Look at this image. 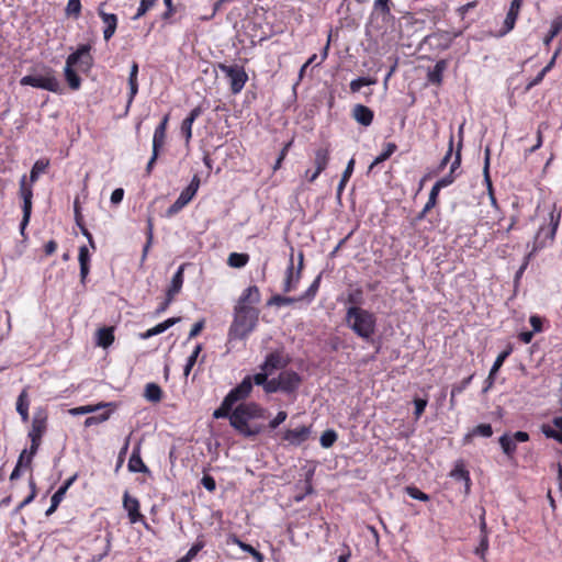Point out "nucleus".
I'll list each match as a JSON object with an SVG mask.
<instances>
[{
	"mask_svg": "<svg viewBox=\"0 0 562 562\" xmlns=\"http://www.w3.org/2000/svg\"><path fill=\"white\" fill-rule=\"evenodd\" d=\"M336 440H337V434L335 430H331V429L324 431L319 439L321 446L323 448L331 447Z\"/></svg>",
	"mask_w": 562,
	"mask_h": 562,
	"instance_id": "44",
	"label": "nucleus"
},
{
	"mask_svg": "<svg viewBox=\"0 0 562 562\" xmlns=\"http://www.w3.org/2000/svg\"><path fill=\"white\" fill-rule=\"evenodd\" d=\"M472 435L488 438L493 435L492 426L490 424H480L472 430Z\"/></svg>",
	"mask_w": 562,
	"mask_h": 562,
	"instance_id": "48",
	"label": "nucleus"
},
{
	"mask_svg": "<svg viewBox=\"0 0 562 562\" xmlns=\"http://www.w3.org/2000/svg\"><path fill=\"white\" fill-rule=\"evenodd\" d=\"M499 445L503 449V452L507 456V457H513L515 451H516V443L514 441V438L510 437L509 434H505L503 436L499 437Z\"/></svg>",
	"mask_w": 562,
	"mask_h": 562,
	"instance_id": "37",
	"label": "nucleus"
},
{
	"mask_svg": "<svg viewBox=\"0 0 562 562\" xmlns=\"http://www.w3.org/2000/svg\"><path fill=\"white\" fill-rule=\"evenodd\" d=\"M414 405H415V413H414L415 417L419 418L427 406V400L426 398H415Z\"/></svg>",
	"mask_w": 562,
	"mask_h": 562,
	"instance_id": "62",
	"label": "nucleus"
},
{
	"mask_svg": "<svg viewBox=\"0 0 562 562\" xmlns=\"http://www.w3.org/2000/svg\"><path fill=\"white\" fill-rule=\"evenodd\" d=\"M447 68L446 60H439L436 63L434 68L428 72V80L431 83L440 85L442 81V74Z\"/></svg>",
	"mask_w": 562,
	"mask_h": 562,
	"instance_id": "32",
	"label": "nucleus"
},
{
	"mask_svg": "<svg viewBox=\"0 0 562 562\" xmlns=\"http://www.w3.org/2000/svg\"><path fill=\"white\" fill-rule=\"evenodd\" d=\"M488 550V537L487 535H482L480 538V543L474 550V553L479 555L481 559H485V553Z\"/></svg>",
	"mask_w": 562,
	"mask_h": 562,
	"instance_id": "49",
	"label": "nucleus"
},
{
	"mask_svg": "<svg viewBox=\"0 0 562 562\" xmlns=\"http://www.w3.org/2000/svg\"><path fill=\"white\" fill-rule=\"evenodd\" d=\"M146 234H147V240H146V244L144 245V248H143L140 263H143L146 260L148 251H149V248H150V246L153 244L154 225H153V220L150 217H148V220H147V232H146Z\"/></svg>",
	"mask_w": 562,
	"mask_h": 562,
	"instance_id": "38",
	"label": "nucleus"
},
{
	"mask_svg": "<svg viewBox=\"0 0 562 562\" xmlns=\"http://www.w3.org/2000/svg\"><path fill=\"white\" fill-rule=\"evenodd\" d=\"M112 405H113V403H99L97 405H85V406L71 408L69 411V413L74 416L85 415V414L94 413L100 408L112 406Z\"/></svg>",
	"mask_w": 562,
	"mask_h": 562,
	"instance_id": "36",
	"label": "nucleus"
},
{
	"mask_svg": "<svg viewBox=\"0 0 562 562\" xmlns=\"http://www.w3.org/2000/svg\"><path fill=\"white\" fill-rule=\"evenodd\" d=\"M169 114H166L153 135V148L160 149L165 145Z\"/></svg>",
	"mask_w": 562,
	"mask_h": 562,
	"instance_id": "21",
	"label": "nucleus"
},
{
	"mask_svg": "<svg viewBox=\"0 0 562 562\" xmlns=\"http://www.w3.org/2000/svg\"><path fill=\"white\" fill-rule=\"evenodd\" d=\"M373 7L376 11H381L383 14H390V0H375Z\"/></svg>",
	"mask_w": 562,
	"mask_h": 562,
	"instance_id": "61",
	"label": "nucleus"
},
{
	"mask_svg": "<svg viewBox=\"0 0 562 562\" xmlns=\"http://www.w3.org/2000/svg\"><path fill=\"white\" fill-rule=\"evenodd\" d=\"M452 153H453V135L451 134L450 139H449L448 151L446 153V155L443 156V158L441 159V161L439 164L440 170H442L448 165L449 160L451 159Z\"/></svg>",
	"mask_w": 562,
	"mask_h": 562,
	"instance_id": "57",
	"label": "nucleus"
},
{
	"mask_svg": "<svg viewBox=\"0 0 562 562\" xmlns=\"http://www.w3.org/2000/svg\"><path fill=\"white\" fill-rule=\"evenodd\" d=\"M258 311L255 307L235 306L234 321L228 330V340L244 339L256 327Z\"/></svg>",
	"mask_w": 562,
	"mask_h": 562,
	"instance_id": "4",
	"label": "nucleus"
},
{
	"mask_svg": "<svg viewBox=\"0 0 562 562\" xmlns=\"http://www.w3.org/2000/svg\"><path fill=\"white\" fill-rule=\"evenodd\" d=\"M345 323L363 341L370 342L373 339L376 317L372 312L359 306H350L346 311Z\"/></svg>",
	"mask_w": 562,
	"mask_h": 562,
	"instance_id": "3",
	"label": "nucleus"
},
{
	"mask_svg": "<svg viewBox=\"0 0 562 562\" xmlns=\"http://www.w3.org/2000/svg\"><path fill=\"white\" fill-rule=\"evenodd\" d=\"M353 119L363 126H369L373 121V112L366 105L357 104L352 110Z\"/></svg>",
	"mask_w": 562,
	"mask_h": 562,
	"instance_id": "22",
	"label": "nucleus"
},
{
	"mask_svg": "<svg viewBox=\"0 0 562 562\" xmlns=\"http://www.w3.org/2000/svg\"><path fill=\"white\" fill-rule=\"evenodd\" d=\"M232 407H233V404L231 402H228L227 404V398L224 397L221 406L214 411L213 413V417L218 419V418H225V417H228L231 416V411H232Z\"/></svg>",
	"mask_w": 562,
	"mask_h": 562,
	"instance_id": "43",
	"label": "nucleus"
},
{
	"mask_svg": "<svg viewBox=\"0 0 562 562\" xmlns=\"http://www.w3.org/2000/svg\"><path fill=\"white\" fill-rule=\"evenodd\" d=\"M509 353H510L509 350H505L497 356L496 360L494 361V363L491 368V378L495 376V374L497 373L499 368L503 366L505 359L509 356Z\"/></svg>",
	"mask_w": 562,
	"mask_h": 562,
	"instance_id": "51",
	"label": "nucleus"
},
{
	"mask_svg": "<svg viewBox=\"0 0 562 562\" xmlns=\"http://www.w3.org/2000/svg\"><path fill=\"white\" fill-rule=\"evenodd\" d=\"M78 260L80 265V278L81 282H85L88 273H89V251L87 246H81L79 248Z\"/></svg>",
	"mask_w": 562,
	"mask_h": 562,
	"instance_id": "30",
	"label": "nucleus"
},
{
	"mask_svg": "<svg viewBox=\"0 0 562 562\" xmlns=\"http://www.w3.org/2000/svg\"><path fill=\"white\" fill-rule=\"evenodd\" d=\"M98 14L104 23L103 37L109 41L115 33L117 27V16L114 13H108L102 9V5L98 9Z\"/></svg>",
	"mask_w": 562,
	"mask_h": 562,
	"instance_id": "13",
	"label": "nucleus"
},
{
	"mask_svg": "<svg viewBox=\"0 0 562 562\" xmlns=\"http://www.w3.org/2000/svg\"><path fill=\"white\" fill-rule=\"evenodd\" d=\"M439 192H440V190L438 188H436L435 186H432L430 193H429L428 202L424 206L423 211H429L431 207H434L436 205V200H437Z\"/></svg>",
	"mask_w": 562,
	"mask_h": 562,
	"instance_id": "56",
	"label": "nucleus"
},
{
	"mask_svg": "<svg viewBox=\"0 0 562 562\" xmlns=\"http://www.w3.org/2000/svg\"><path fill=\"white\" fill-rule=\"evenodd\" d=\"M450 476L454 480L464 481L465 482V488L469 491L470 488V474L464 469L462 462H457L454 465V469L450 472Z\"/></svg>",
	"mask_w": 562,
	"mask_h": 562,
	"instance_id": "35",
	"label": "nucleus"
},
{
	"mask_svg": "<svg viewBox=\"0 0 562 562\" xmlns=\"http://www.w3.org/2000/svg\"><path fill=\"white\" fill-rule=\"evenodd\" d=\"M29 406H30L29 394H27L26 389H24L20 393L18 401H16V412L20 414L23 422L29 420Z\"/></svg>",
	"mask_w": 562,
	"mask_h": 562,
	"instance_id": "26",
	"label": "nucleus"
},
{
	"mask_svg": "<svg viewBox=\"0 0 562 562\" xmlns=\"http://www.w3.org/2000/svg\"><path fill=\"white\" fill-rule=\"evenodd\" d=\"M81 11V3L80 0H68L67 7H66V13L67 15H72L75 18H78Z\"/></svg>",
	"mask_w": 562,
	"mask_h": 562,
	"instance_id": "52",
	"label": "nucleus"
},
{
	"mask_svg": "<svg viewBox=\"0 0 562 562\" xmlns=\"http://www.w3.org/2000/svg\"><path fill=\"white\" fill-rule=\"evenodd\" d=\"M201 484L209 492H213L216 488L215 480L211 475H204L201 480Z\"/></svg>",
	"mask_w": 562,
	"mask_h": 562,
	"instance_id": "64",
	"label": "nucleus"
},
{
	"mask_svg": "<svg viewBox=\"0 0 562 562\" xmlns=\"http://www.w3.org/2000/svg\"><path fill=\"white\" fill-rule=\"evenodd\" d=\"M49 166V160L46 158L38 159L34 162L31 173L30 182H27L26 176H23L20 181V195L23 201L22 211H31L32 209V183H34L38 177L46 171Z\"/></svg>",
	"mask_w": 562,
	"mask_h": 562,
	"instance_id": "5",
	"label": "nucleus"
},
{
	"mask_svg": "<svg viewBox=\"0 0 562 562\" xmlns=\"http://www.w3.org/2000/svg\"><path fill=\"white\" fill-rule=\"evenodd\" d=\"M319 282H321V276H318L312 282V284L310 285L307 291L303 295L299 296L297 300H300V301H304V300L311 301L315 296L316 292L318 291Z\"/></svg>",
	"mask_w": 562,
	"mask_h": 562,
	"instance_id": "45",
	"label": "nucleus"
},
{
	"mask_svg": "<svg viewBox=\"0 0 562 562\" xmlns=\"http://www.w3.org/2000/svg\"><path fill=\"white\" fill-rule=\"evenodd\" d=\"M263 390L267 393H274V392L281 391L279 379L278 378H274V379H271V380L267 379V381L265 383V386H263Z\"/></svg>",
	"mask_w": 562,
	"mask_h": 562,
	"instance_id": "58",
	"label": "nucleus"
},
{
	"mask_svg": "<svg viewBox=\"0 0 562 562\" xmlns=\"http://www.w3.org/2000/svg\"><path fill=\"white\" fill-rule=\"evenodd\" d=\"M183 271H184V265H181L177 272L173 274L170 285L167 289V294L175 297L180 291L183 285Z\"/></svg>",
	"mask_w": 562,
	"mask_h": 562,
	"instance_id": "24",
	"label": "nucleus"
},
{
	"mask_svg": "<svg viewBox=\"0 0 562 562\" xmlns=\"http://www.w3.org/2000/svg\"><path fill=\"white\" fill-rule=\"evenodd\" d=\"M260 301V292L256 285L248 286L240 295L236 306L252 307Z\"/></svg>",
	"mask_w": 562,
	"mask_h": 562,
	"instance_id": "17",
	"label": "nucleus"
},
{
	"mask_svg": "<svg viewBox=\"0 0 562 562\" xmlns=\"http://www.w3.org/2000/svg\"><path fill=\"white\" fill-rule=\"evenodd\" d=\"M156 1L157 0H140L139 7L136 14L133 16V20H138L144 14H146V12L155 5Z\"/></svg>",
	"mask_w": 562,
	"mask_h": 562,
	"instance_id": "47",
	"label": "nucleus"
},
{
	"mask_svg": "<svg viewBox=\"0 0 562 562\" xmlns=\"http://www.w3.org/2000/svg\"><path fill=\"white\" fill-rule=\"evenodd\" d=\"M220 70L226 76L228 79L229 88L233 94H238L245 87L248 75L245 71L243 66L237 64L235 65H218Z\"/></svg>",
	"mask_w": 562,
	"mask_h": 562,
	"instance_id": "7",
	"label": "nucleus"
},
{
	"mask_svg": "<svg viewBox=\"0 0 562 562\" xmlns=\"http://www.w3.org/2000/svg\"><path fill=\"white\" fill-rule=\"evenodd\" d=\"M203 547L204 541L198 540L183 557L187 559V561L190 562L196 557V554L203 549Z\"/></svg>",
	"mask_w": 562,
	"mask_h": 562,
	"instance_id": "54",
	"label": "nucleus"
},
{
	"mask_svg": "<svg viewBox=\"0 0 562 562\" xmlns=\"http://www.w3.org/2000/svg\"><path fill=\"white\" fill-rule=\"evenodd\" d=\"M406 493L414 499H418L422 502L429 501V496L426 493L418 490L417 487L408 486L406 487Z\"/></svg>",
	"mask_w": 562,
	"mask_h": 562,
	"instance_id": "53",
	"label": "nucleus"
},
{
	"mask_svg": "<svg viewBox=\"0 0 562 562\" xmlns=\"http://www.w3.org/2000/svg\"><path fill=\"white\" fill-rule=\"evenodd\" d=\"M110 415H111L110 412H104L97 416H90V417L86 418L85 426L90 427L92 425L101 424V423L108 420L110 418Z\"/></svg>",
	"mask_w": 562,
	"mask_h": 562,
	"instance_id": "50",
	"label": "nucleus"
},
{
	"mask_svg": "<svg viewBox=\"0 0 562 562\" xmlns=\"http://www.w3.org/2000/svg\"><path fill=\"white\" fill-rule=\"evenodd\" d=\"M288 417L286 412L280 411L277 416L269 423V427L271 429H276L279 425H281Z\"/></svg>",
	"mask_w": 562,
	"mask_h": 562,
	"instance_id": "63",
	"label": "nucleus"
},
{
	"mask_svg": "<svg viewBox=\"0 0 562 562\" xmlns=\"http://www.w3.org/2000/svg\"><path fill=\"white\" fill-rule=\"evenodd\" d=\"M266 409L256 403L239 404L231 414L229 423L245 437H255L261 431V426H250L249 420L266 418Z\"/></svg>",
	"mask_w": 562,
	"mask_h": 562,
	"instance_id": "2",
	"label": "nucleus"
},
{
	"mask_svg": "<svg viewBox=\"0 0 562 562\" xmlns=\"http://www.w3.org/2000/svg\"><path fill=\"white\" fill-rule=\"evenodd\" d=\"M397 149V146L396 144L394 143H387L385 144L384 146V149L382 150V153L372 161V164L370 165L369 169L372 170L374 169L379 164L385 161L386 159H389L394 153L395 150Z\"/></svg>",
	"mask_w": 562,
	"mask_h": 562,
	"instance_id": "34",
	"label": "nucleus"
},
{
	"mask_svg": "<svg viewBox=\"0 0 562 562\" xmlns=\"http://www.w3.org/2000/svg\"><path fill=\"white\" fill-rule=\"evenodd\" d=\"M123 506L127 510L128 518L132 524H135L142 519L143 516L139 513L138 501L134 497H131L127 492L124 493Z\"/></svg>",
	"mask_w": 562,
	"mask_h": 562,
	"instance_id": "16",
	"label": "nucleus"
},
{
	"mask_svg": "<svg viewBox=\"0 0 562 562\" xmlns=\"http://www.w3.org/2000/svg\"><path fill=\"white\" fill-rule=\"evenodd\" d=\"M311 434V426H300L293 429H286L283 432L282 440L291 446H300L308 440Z\"/></svg>",
	"mask_w": 562,
	"mask_h": 562,
	"instance_id": "10",
	"label": "nucleus"
},
{
	"mask_svg": "<svg viewBox=\"0 0 562 562\" xmlns=\"http://www.w3.org/2000/svg\"><path fill=\"white\" fill-rule=\"evenodd\" d=\"M229 542H232L234 544H237L243 551H245L248 554H250L256 560V562H262L263 561V555L258 550H256L250 544L243 542L235 535L229 537Z\"/></svg>",
	"mask_w": 562,
	"mask_h": 562,
	"instance_id": "27",
	"label": "nucleus"
},
{
	"mask_svg": "<svg viewBox=\"0 0 562 562\" xmlns=\"http://www.w3.org/2000/svg\"><path fill=\"white\" fill-rule=\"evenodd\" d=\"M561 31H562V16H558L551 22L550 38H554Z\"/></svg>",
	"mask_w": 562,
	"mask_h": 562,
	"instance_id": "59",
	"label": "nucleus"
},
{
	"mask_svg": "<svg viewBox=\"0 0 562 562\" xmlns=\"http://www.w3.org/2000/svg\"><path fill=\"white\" fill-rule=\"evenodd\" d=\"M128 86H130V94H128V100H127V108L132 104L135 95L138 92L137 76H134V75L128 76Z\"/></svg>",
	"mask_w": 562,
	"mask_h": 562,
	"instance_id": "46",
	"label": "nucleus"
},
{
	"mask_svg": "<svg viewBox=\"0 0 562 562\" xmlns=\"http://www.w3.org/2000/svg\"><path fill=\"white\" fill-rule=\"evenodd\" d=\"M90 45H80L76 52L71 53L65 63L64 77L69 88L74 91L79 90L81 87V79L77 71L87 72L93 64V58L90 54Z\"/></svg>",
	"mask_w": 562,
	"mask_h": 562,
	"instance_id": "1",
	"label": "nucleus"
},
{
	"mask_svg": "<svg viewBox=\"0 0 562 562\" xmlns=\"http://www.w3.org/2000/svg\"><path fill=\"white\" fill-rule=\"evenodd\" d=\"M202 114V109L200 106H195L191 110L189 115L182 121L180 132L181 135L186 139V144L189 145L192 138V126L194 121Z\"/></svg>",
	"mask_w": 562,
	"mask_h": 562,
	"instance_id": "14",
	"label": "nucleus"
},
{
	"mask_svg": "<svg viewBox=\"0 0 562 562\" xmlns=\"http://www.w3.org/2000/svg\"><path fill=\"white\" fill-rule=\"evenodd\" d=\"M144 396L150 403H158L162 398V390L156 383H147L145 386Z\"/></svg>",
	"mask_w": 562,
	"mask_h": 562,
	"instance_id": "28",
	"label": "nucleus"
},
{
	"mask_svg": "<svg viewBox=\"0 0 562 562\" xmlns=\"http://www.w3.org/2000/svg\"><path fill=\"white\" fill-rule=\"evenodd\" d=\"M473 375H470L463 379L460 383L454 384L452 386V397H456L458 394L462 393L471 383Z\"/></svg>",
	"mask_w": 562,
	"mask_h": 562,
	"instance_id": "55",
	"label": "nucleus"
},
{
	"mask_svg": "<svg viewBox=\"0 0 562 562\" xmlns=\"http://www.w3.org/2000/svg\"><path fill=\"white\" fill-rule=\"evenodd\" d=\"M46 430V419L44 417L35 416L32 422V428L29 432L31 440L35 439L41 441L43 434Z\"/></svg>",
	"mask_w": 562,
	"mask_h": 562,
	"instance_id": "25",
	"label": "nucleus"
},
{
	"mask_svg": "<svg viewBox=\"0 0 562 562\" xmlns=\"http://www.w3.org/2000/svg\"><path fill=\"white\" fill-rule=\"evenodd\" d=\"M456 178L457 176L449 172L448 176H445L441 179H439L434 186L441 190L442 188L450 186L456 180Z\"/></svg>",
	"mask_w": 562,
	"mask_h": 562,
	"instance_id": "60",
	"label": "nucleus"
},
{
	"mask_svg": "<svg viewBox=\"0 0 562 562\" xmlns=\"http://www.w3.org/2000/svg\"><path fill=\"white\" fill-rule=\"evenodd\" d=\"M540 429H541V432L547 438L554 439L562 445V431H560L559 429L554 428L553 426H551L549 424H542Z\"/></svg>",
	"mask_w": 562,
	"mask_h": 562,
	"instance_id": "40",
	"label": "nucleus"
},
{
	"mask_svg": "<svg viewBox=\"0 0 562 562\" xmlns=\"http://www.w3.org/2000/svg\"><path fill=\"white\" fill-rule=\"evenodd\" d=\"M560 215L561 213H558L557 215H554V213H550L548 225L540 226L535 237L532 248L533 252L547 247L553 240L558 225L560 223Z\"/></svg>",
	"mask_w": 562,
	"mask_h": 562,
	"instance_id": "8",
	"label": "nucleus"
},
{
	"mask_svg": "<svg viewBox=\"0 0 562 562\" xmlns=\"http://www.w3.org/2000/svg\"><path fill=\"white\" fill-rule=\"evenodd\" d=\"M329 161V150L328 148H318L315 150L314 165L315 169L319 172L324 171Z\"/></svg>",
	"mask_w": 562,
	"mask_h": 562,
	"instance_id": "31",
	"label": "nucleus"
},
{
	"mask_svg": "<svg viewBox=\"0 0 562 562\" xmlns=\"http://www.w3.org/2000/svg\"><path fill=\"white\" fill-rule=\"evenodd\" d=\"M179 322H180V317L168 318L165 322H162V323L154 326L153 328H149L145 333L140 334V338L142 339H148V338H150L153 336L159 335V334L166 331L168 328H170L171 326L176 325Z\"/></svg>",
	"mask_w": 562,
	"mask_h": 562,
	"instance_id": "23",
	"label": "nucleus"
},
{
	"mask_svg": "<svg viewBox=\"0 0 562 562\" xmlns=\"http://www.w3.org/2000/svg\"><path fill=\"white\" fill-rule=\"evenodd\" d=\"M300 300H297V297H289V296H282L280 294H276L273 296L270 297V300L268 301V305L272 306H286V305H290L294 302H299Z\"/></svg>",
	"mask_w": 562,
	"mask_h": 562,
	"instance_id": "42",
	"label": "nucleus"
},
{
	"mask_svg": "<svg viewBox=\"0 0 562 562\" xmlns=\"http://www.w3.org/2000/svg\"><path fill=\"white\" fill-rule=\"evenodd\" d=\"M280 389L282 392H293L301 383L300 375L294 371H282L279 375Z\"/></svg>",
	"mask_w": 562,
	"mask_h": 562,
	"instance_id": "12",
	"label": "nucleus"
},
{
	"mask_svg": "<svg viewBox=\"0 0 562 562\" xmlns=\"http://www.w3.org/2000/svg\"><path fill=\"white\" fill-rule=\"evenodd\" d=\"M376 83V79L370 77H359L350 82V90L352 92H359L364 86H372Z\"/></svg>",
	"mask_w": 562,
	"mask_h": 562,
	"instance_id": "41",
	"label": "nucleus"
},
{
	"mask_svg": "<svg viewBox=\"0 0 562 562\" xmlns=\"http://www.w3.org/2000/svg\"><path fill=\"white\" fill-rule=\"evenodd\" d=\"M114 341L113 328L103 327L97 331V344L103 348H108Z\"/></svg>",
	"mask_w": 562,
	"mask_h": 562,
	"instance_id": "29",
	"label": "nucleus"
},
{
	"mask_svg": "<svg viewBox=\"0 0 562 562\" xmlns=\"http://www.w3.org/2000/svg\"><path fill=\"white\" fill-rule=\"evenodd\" d=\"M301 278V272H294L293 257L291 256L290 265L286 269V276L283 282V292L288 293L296 289Z\"/></svg>",
	"mask_w": 562,
	"mask_h": 562,
	"instance_id": "20",
	"label": "nucleus"
},
{
	"mask_svg": "<svg viewBox=\"0 0 562 562\" xmlns=\"http://www.w3.org/2000/svg\"><path fill=\"white\" fill-rule=\"evenodd\" d=\"M199 187L200 178L195 175L189 186L180 193L179 198L176 200L169 211H179L180 209L184 207L196 194Z\"/></svg>",
	"mask_w": 562,
	"mask_h": 562,
	"instance_id": "9",
	"label": "nucleus"
},
{
	"mask_svg": "<svg viewBox=\"0 0 562 562\" xmlns=\"http://www.w3.org/2000/svg\"><path fill=\"white\" fill-rule=\"evenodd\" d=\"M249 256L247 254L232 252L228 256V265L233 268H241L247 265Z\"/></svg>",
	"mask_w": 562,
	"mask_h": 562,
	"instance_id": "39",
	"label": "nucleus"
},
{
	"mask_svg": "<svg viewBox=\"0 0 562 562\" xmlns=\"http://www.w3.org/2000/svg\"><path fill=\"white\" fill-rule=\"evenodd\" d=\"M128 470L131 472H134V473H148L149 470L147 468V465L143 462L142 458H140V447L139 445H137L131 457H130V460H128Z\"/></svg>",
	"mask_w": 562,
	"mask_h": 562,
	"instance_id": "19",
	"label": "nucleus"
},
{
	"mask_svg": "<svg viewBox=\"0 0 562 562\" xmlns=\"http://www.w3.org/2000/svg\"><path fill=\"white\" fill-rule=\"evenodd\" d=\"M462 133H463V125L460 126L459 128V143H458V147H457V150H456V154H454V159L453 161L451 162V166H450V173L454 175V176H459V169H460V166H461V149H462Z\"/></svg>",
	"mask_w": 562,
	"mask_h": 562,
	"instance_id": "33",
	"label": "nucleus"
},
{
	"mask_svg": "<svg viewBox=\"0 0 562 562\" xmlns=\"http://www.w3.org/2000/svg\"><path fill=\"white\" fill-rule=\"evenodd\" d=\"M285 366L286 360L284 359L282 352L274 351L266 357L265 362L261 364V370L272 373L274 370L281 369Z\"/></svg>",
	"mask_w": 562,
	"mask_h": 562,
	"instance_id": "15",
	"label": "nucleus"
},
{
	"mask_svg": "<svg viewBox=\"0 0 562 562\" xmlns=\"http://www.w3.org/2000/svg\"><path fill=\"white\" fill-rule=\"evenodd\" d=\"M251 390V376L247 375L236 387L232 389L229 393L225 396L227 398V403L231 402L234 405L236 402L245 400L250 394Z\"/></svg>",
	"mask_w": 562,
	"mask_h": 562,
	"instance_id": "11",
	"label": "nucleus"
},
{
	"mask_svg": "<svg viewBox=\"0 0 562 562\" xmlns=\"http://www.w3.org/2000/svg\"><path fill=\"white\" fill-rule=\"evenodd\" d=\"M520 8L521 0H513L510 2L509 10L504 21V31L502 32V34H506L514 29Z\"/></svg>",
	"mask_w": 562,
	"mask_h": 562,
	"instance_id": "18",
	"label": "nucleus"
},
{
	"mask_svg": "<svg viewBox=\"0 0 562 562\" xmlns=\"http://www.w3.org/2000/svg\"><path fill=\"white\" fill-rule=\"evenodd\" d=\"M22 86L44 89L54 93L61 92V85L52 68H45L43 74L29 75L21 78Z\"/></svg>",
	"mask_w": 562,
	"mask_h": 562,
	"instance_id": "6",
	"label": "nucleus"
}]
</instances>
